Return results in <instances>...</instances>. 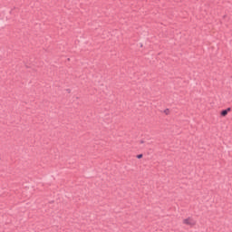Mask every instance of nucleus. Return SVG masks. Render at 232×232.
Here are the masks:
<instances>
[{
	"mask_svg": "<svg viewBox=\"0 0 232 232\" xmlns=\"http://www.w3.org/2000/svg\"><path fill=\"white\" fill-rule=\"evenodd\" d=\"M165 113H169V110L165 111Z\"/></svg>",
	"mask_w": 232,
	"mask_h": 232,
	"instance_id": "7ed1b4c3",
	"label": "nucleus"
},
{
	"mask_svg": "<svg viewBox=\"0 0 232 232\" xmlns=\"http://www.w3.org/2000/svg\"><path fill=\"white\" fill-rule=\"evenodd\" d=\"M229 111H231V108H227V110L222 111H221L222 117H226V115H227V113H229Z\"/></svg>",
	"mask_w": 232,
	"mask_h": 232,
	"instance_id": "f03ea898",
	"label": "nucleus"
},
{
	"mask_svg": "<svg viewBox=\"0 0 232 232\" xmlns=\"http://www.w3.org/2000/svg\"><path fill=\"white\" fill-rule=\"evenodd\" d=\"M183 224H185V226H195V221L193 218H188L183 219Z\"/></svg>",
	"mask_w": 232,
	"mask_h": 232,
	"instance_id": "f257e3e1",
	"label": "nucleus"
},
{
	"mask_svg": "<svg viewBox=\"0 0 232 232\" xmlns=\"http://www.w3.org/2000/svg\"><path fill=\"white\" fill-rule=\"evenodd\" d=\"M141 157H142V155L138 156L139 159H140Z\"/></svg>",
	"mask_w": 232,
	"mask_h": 232,
	"instance_id": "20e7f679",
	"label": "nucleus"
}]
</instances>
